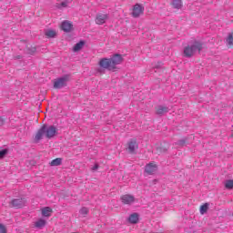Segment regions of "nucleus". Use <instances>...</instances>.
<instances>
[{"mask_svg":"<svg viewBox=\"0 0 233 233\" xmlns=\"http://www.w3.org/2000/svg\"><path fill=\"white\" fill-rule=\"evenodd\" d=\"M46 225V220L40 218L38 219L35 223V226L36 227V228H43V227H45Z\"/></svg>","mask_w":233,"mask_h":233,"instance_id":"19","label":"nucleus"},{"mask_svg":"<svg viewBox=\"0 0 233 233\" xmlns=\"http://www.w3.org/2000/svg\"><path fill=\"white\" fill-rule=\"evenodd\" d=\"M128 221H129V223L136 225V223H137V221H139V216L137 213H134L129 216Z\"/></svg>","mask_w":233,"mask_h":233,"instance_id":"18","label":"nucleus"},{"mask_svg":"<svg viewBox=\"0 0 233 233\" xmlns=\"http://www.w3.org/2000/svg\"><path fill=\"white\" fill-rule=\"evenodd\" d=\"M83 46H85V42L81 41L74 46L73 50H74V52H79V50H81V48H83Z\"/></svg>","mask_w":233,"mask_h":233,"instance_id":"21","label":"nucleus"},{"mask_svg":"<svg viewBox=\"0 0 233 233\" xmlns=\"http://www.w3.org/2000/svg\"><path fill=\"white\" fill-rule=\"evenodd\" d=\"M57 134V127L54 126H46L44 125L41 128L36 132L35 136V141L38 142L43 139V136H46L47 139H52Z\"/></svg>","mask_w":233,"mask_h":233,"instance_id":"1","label":"nucleus"},{"mask_svg":"<svg viewBox=\"0 0 233 233\" xmlns=\"http://www.w3.org/2000/svg\"><path fill=\"white\" fill-rule=\"evenodd\" d=\"M232 137H233V134H232Z\"/></svg>","mask_w":233,"mask_h":233,"instance_id":"32","label":"nucleus"},{"mask_svg":"<svg viewBox=\"0 0 233 233\" xmlns=\"http://www.w3.org/2000/svg\"><path fill=\"white\" fill-rule=\"evenodd\" d=\"M99 66H101V68H105L106 70H116V66H114L112 58L100 59Z\"/></svg>","mask_w":233,"mask_h":233,"instance_id":"3","label":"nucleus"},{"mask_svg":"<svg viewBox=\"0 0 233 233\" xmlns=\"http://www.w3.org/2000/svg\"><path fill=\"white\" fill-rule=\"evenodd\" d=\"M225 187L228 190H232L233 188V180H227L225 183Z\"/></svg>","mask_w":233,"mask_h":233,"instance_id":"26","label":"nucleus"},{"mask_svg":"<svg viewBox=\"0 0 233 233\" xmlns=\"http://www.w3.org/2000/svg\"><path fill=\"white\" fill-rule=\"evenodd\" d=\"M120 199L124 205H132L136 201V198L128 194L121 196Z\"/></svg>","mask_w":233,"mask_h":233,"instance_id":"9","label":"nucleus"},{"mask_svg":"<svg viewBox=\"0 0 233 233\" xmlns=\"http://www.w3.org/2000/svg\"><path fill=\"white\" fill-rule=\"evenodd\" d=\"M170 5L177 10L183 8V1H181V0H171Z\"/></svg>","mask_w":233,"mask_h":233,"instance_id":"14","label":"nucleus"},{"mask_svg":"<svg viewBox=\"0 0 233 233\" xmlns=\"http://www.w3.org/2000/svg\"><path fill=\"white\" fill-rule=\"evenodd\" d=\"M51 167H59L61 165V158H56L50 162Z\"/></svg>","mask_w":233,"mask_h":233,"instance_id":"25","label":"nucleus"},{"mask_svg":"<svg viewBox=\"0 0 233 233\" xmlns=\"http://www.w3.org/2000/svg\"><path fill=\"white\" fill-rule=\"evenodd\" d=\"M168 150V145L164 144L157 147V154H165Z\"/></svg>","mask_w":233,"mask_h":233,"instance_id":"17","label":"nucleus"},{"mask_svg":"<svg viewBox=\"0 0 233 233\" xmlns=\"http://www.w3.org/2000/svg\"><path fill=\"white\" fill-rule=\"evenodd\" d=\"M52 212H54V210L50 207L42 208V216L45 218H50V216H52Z\"/></svg>","mask_w":233,"mask_h":233,"instance_id":"16","label":"nucleus"},{"mask_svg":"<svg viewBox=\"0 0 233 233\" xmlns=\"http://www.w3.org/2000/svg\"><path fill=\"white\" fill-rule=\"evenodd\" d=\"M10 205L13 208H23L26 205V200L25 198L13 199Z\"/></svg>","mask_w":233,"mask_h":233,"instance_id":"5","label":"nucleus"},{"mask_svg":"<svg viewBox=\"0 0 233 233\" xmlns=\"http://www.w3.org/2000/svg\"><path fill=\"white\" fill-rule=\"evenodd\" d=\"M107 20H108V14L100 13L96 15L95 23L96 25H105V23H106Z\"/></svg>","mask_w":233,"mask_h":233,"instance_id":"7","label":"nucleus"},{"mask_svg":"<svg viewBox=\"0 0 233 233\" xmlns=\"http://www.w3.org/2000/svg\"><path fill=\"white\" fill-rule=\"evenodd\" d=\"M200 214H207V212L208 211V203H206L202 206H200Z\"/></svg>","mask_w":233,"mask_h":233,"instance_id":"23","label":"nucleus"},{"mask_svg":"<svg viewBox=\"0 0 233 233\" xmlns=\"http://www.w3.org/2000/svg\"><path fill=\"white\" fill-rule=\"evenodd\" d=\"M201 50H203V44L196 41L193 45L185 47L184 56H186V57H192L196 52L199 53Z\"/></svg>","mask_w":233,"mask_h":233,"instance_id":"2","label":"nucleus"},{"mask_svg":"<svg viewBox=\"0 0 233 233\" xmlns=\"http://www.w3.org/2000/svg\"><path fill=\"white\" fill-rule=\"evenodd\" d=\"M0 233H6V228L3 224H0Z\"/></svg>","mask_w":233,"mask_h":233,"instance_id":"29","label":"nucleus"},{"mask_svg":"<svg viewBox=\"0 0 233 233\" xmlns=\"http://www.w3.org/2000/svg\"><path fill=\"white\" fill-rule=\"evenodd\" d=\"M7 154H8V150L7 149L1 150L0 151V159H3V157H5Z\"/></svg>","mask_w":233,"mask_h":233,"instance_id":"27","label":"nucleus"},{"mask_svg":"<svg viewBox=\"0 0 233 233\" xmlns=\"http://www.w3.org/2000/svg\"><path fill=\"white\" fill-rule=\"evenodd\" d=\"M61 6L66 7V2H62Z\"/></svg>","mask_w":233,"mask_h":233,"instance_id":"31","label":"nucleus"},{"mask_svg":"<svg viewBox=\"0 0 233 233\" xmlns=\"http://www.w3.org/2000/svg\"><path fill=\"white\" fill-rule=\"evenodd\" d=\"M72 28H74V25H72L71 22H69V21H64V22H62L61 29H62L64 32H72Z\"/></svg>","mask_w":233,"mask_h":233,"instance_id":"11","label":"nucleus"},{"mask_svg":"<svg viewBox=\"0 0 233 233\" xmlns=\"http://www.w3.org/2000/svg\"><path fill=\"white\" fill-rule=\"evenodd\" d=\"M145 12V7L143 5L137 4L133 7L132 16L133 17H139V15H143Z\"/></svg>","mask_w":233,"mask_h":233,"instance_id":"6","label":"nucleus"},{"mask_svg":"<svg viewBox=\"0 0 233 233\" xmlns=\"http://www.w3.org/2000/svg\"><path fill=\"white\" fill-rule=\"evenodd\" d=\"M97 168H99V165L95 164V166L91 168V170H92L93 172H96V170H97Z\"/></svg>","mask_w":233,"mask_h":233,"instance_id":"30","label":"nucleus"},{"mask_svg":"<svg viewBox=\"0 0 233 233\" xmlns=\"http://www.w3.org/2000/svg\"><path fill=\"white\" fill-rule=\"evenodd\" d=\"M139 148V145L137 144V141L131 140L127 143V150L129 152V154H136V150Z\"/></svg>","mask_w":233,"mask_h":233,"instance_id":"8","label":"nucleus"},{"mask_svg":"<svg viewBox=\"0 0 233 233\" xmlns=\"http://www.w3.org/2000/svg\"><path fill=\"white\" fill-rule=\"evenodd\" d=\"M156 112L158 116H163V114H167V112H168V107L165 106H158L156 108Z\"/></svg>","mask_w":233,"mask_h":233,"instance_id":"15","label":"nucleus"},{"mask_svg":"<svg viewBox=\"0 0 233 233\" xmlns=\"http://www.w3.org/2000/svg\"><path fill=\"white\" fill-rule=\"evenodd\" d=\"M157 170V165H156L155 162L147 164L145 168V172H147V174H149V176H152V174H154V172H156Z\"/></svg>","mask_w":233,"mask_h":233,"instance_id":"10","label":"nucleus"},{"mask_svg":"<svg viewBox=\"0 0 233 233\" xmlns=\"http://www.w3.org/2000/svg\"><path fill=\"white\" fill-rule=\"evenodd\" d=\"M6 123V117L5 116H0V127H3Z\"/></svg>","mask_w":233,"mask_h":233,"instance_id":"28","label":"nucleus"},{"mask_svg":"<svg viewBox=\"0 0 233 233\" xmlns=\"http://www.w3.org/2000/svg\"><path fill=\"white\" fill-rule=\"evenodd\" d=\"M45 35L47 37V39H54V37H56L57 32L53 29H47L45 31Z\"/></svg>","mask_w":233,"mask_h":233,"instance_id":"13","label":"nucleus"},{"mask_svg":"<svg viewBox=\"0 0 233 233\" xmlns=\"http://www.w3.org/2000/svg\"><path fill=\"white\" fill-rule=\"evenodd\" d=\"M111 61L113 63V66H116V65H121L123 63V56L119 54H116L112 58Z\"/></svg>","mask_w":233,"mask_h":233,"instance_id":"12","label":"nucleus"},{"mask_svg":"<svg viewBox=\"0 0 233 233\" xmlns=\"http://www.w3.org/2000/svg\"><path fill=\"white\" fill-rule=\"evenodd\" d=\"M226 42L229 48H233V33L228 35Z\"/></svg>","mask_w":233,"mask_h":233,"instance_id":"20","label":"nucleus"},{"mask_svg":"<svg viewBox=\"0 0 233 233\" xmlns=\"http://www.w3.org/2000/svg\"><path fill=\"white\" fill-rule=\"evenodd\" d=\"M26 50H27L28 54H35V51H36L37 49L34 46V45L28 44V45L26 46Z\"/></svg>","mask_w":233,"mask_h":233,"instance_id":"22","label":"nucleus"},{"mask_svg":"<svg viewBox=\"0 0 233 233\" xmlns=\"http://www.w3.org/2000/svg\"><path fill=\"white\" fill-rule=\"evenodd\" d=\"M69 80L70 76L68 75L54 80V88L59 89L63 88V86H66V82Z\"/></svg>","mask_w":233,"mask_h":233,"instance_id":"4","label":"nucleus"},{"mask_svg":"<svg viewBox=\"0 0 233 233\" xmlns=\"http://www.w3.org/2000/svg\"><path fill=\"white\" fill-rule=\"evenodd\" d=\"M88 208H82L79 211V214L82 216V218H86L88 216Z\"/></svg>","mask_w":233,"mask_h":233,"instance_id":"24","label":"nucleus"}]
</instances>
